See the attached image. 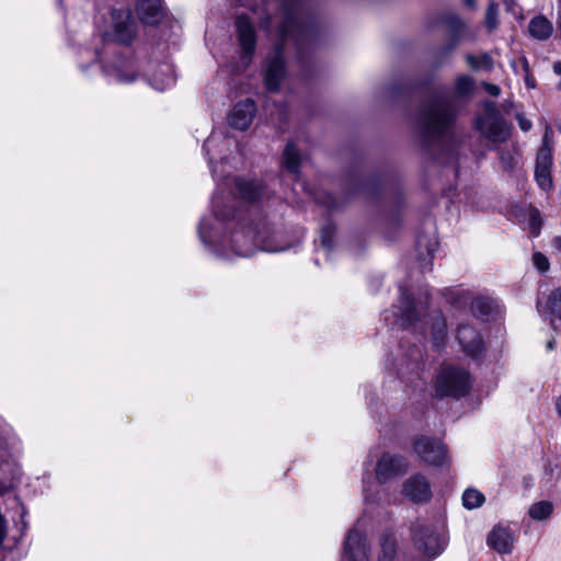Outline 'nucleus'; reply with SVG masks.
I'll return each instance as SVG.
<instances>
[{"mask_svg":"<svg viewBox=\"0 0 561 561\" xmlns=\"http://www.w3.org/2000/svg\"><path fill=\"white\" fill-rule=\"evenodd\" d=\"M285 76V62L283 57V48L277 45L273 51V56L267 60L265 70V85L271 92L277 91L282 79Z\"/></svg>","mask_w":561,"mask_h":561,"instance_id":"9b49d317","label":"nucleus"},{"mask_svg":"<svg viewBox=\"0 0 561 561\" xmlns=\"http://www.w3.org/2000/svg\"><path fill=\"white\" fill-rule=\"evenodd\" d=\"M537 309L542 316L549 318L551 323L554 322L556 318L561 319V288L552 290L546 299L539 297Z\"/></svg>","mask_w":561,"mask_h":561,"instance_id":"a211bd4d","label":"nucleus"},{"mask_svg":"<svg viewBox=\"0 0 561 561\" xmlns=\"http://www.w3.org/2000/svg\"><path fill=\"white\" fill-rule=\"evenodd\" d=\"M541 227L540 214L536 208L530 209L529 211V229L534 237L539 234Z\"/></svg>","mask_w":561,"mask_h":561,"instance_id":"c9c22d12","label":"nucleus"},{"mask_svg":"<svg viewBox=\"0 0 561 561\" xmlns=\"http://www.w3.org/2000/svg\"><path fill=\"white\" fill-rule=\"evenodd\" d=\"M431 335L434 346L439 347L444 344L447 336L446 320L440 312L432 317Z\"/></svg>","mask_w":561,"mask_h":561,"instance_id":"393cba45","label":"nucleus"},{"mask_svg":"<svg viewBox=\"0 0 561 561\" xmlns=\"http://www.w3.org/2000/svg\"><path fill=\"white\" fill-rule=\"evenodd\" d=\"M284 165L287 171L295 176L298 175L300 167V156L294 144H288L284 151Z\"/></svg>","mask_w":561,"mask_h":561,"instance_id":"cd10ccee","label":"nucleus"},{"mask_svg":"<svg viewBox=\"0 0 561 561\" xmlns=\"http://www.w3.org/2000/svg\"><path fill=\"white\" fill-rule=\"evenodd\" d=\"M213 213L204 217L198 226V234L204 244L220 256H251L257 251L278 252L285 248L275 243L274 231L266 221H260L255 227H248L240 220L234 224L232 210L226 213L218 194L211 201Z\"/></svg>","mask_w":561,"mask_h":561,"instance_id":"f257e3e1","label":"nucleus"},{"mask_svg":"<svg viewBox=\"0 0 561 561\" xmlns=\"http://www.w3.org/2000/svg\"><path fill=\"white\" fill-rule=\"evenodd\" d=\"M233 184L240 197L247 202L254 203L264 196V188L259 181L234 179Z\"/></svg>","mask_w":561,"mask_h":561,"instance_id":"aec40b11","label":"nucleus"},{"mask_svg":"<svg viewBox=\"0 0 561 561\" xmlns=\"http://www.w3.org/2000/svg\"><path fill=\"white\" fill-rule=\"evenodd\" d=\"M478 130L492 142L505 141L510 136V129L495 105L488 103L484 113L476 122Z\"/></svg>","mask_w":561,"mask_h":561,"instance_id":"423d86ee","label":"nucleus"},{"mask_svg":"<svg viewBox=\"0 0 561 561\" xmlns=\"http://www.w3.org/2000/svg\"><path fill=\"white\" fill-rule=\"evenodd\" d=\"M255 112L256 106L252 100L247 99L242 102H239L234 105L229 115V125L232 128L244 130L251 125Z\"/></svg>","mask_w":561,"mask_h":561,"instance_id":"4468645a","label":"nucleus"},{"mask_svg":"<svg viewBox=\"0 0 561 561\" xmlns=\"http://www.w3.org/2000/svg\"><path fill=\"white\" fill-rule=\"evenodd\" d=\"M5 451L0 447V496L8 493L14 485L15 470L8 459Z\"/></svg>","mask_w":561,"mask_h":561,"instance_id":"4be33fe9","label":"nucleus"},{"mask_svg":"<svg viewBox=\"0 0 561 561\" xmlns=\"http://www.w3.org/2000/svg\"><path fill=\"white\" fill-rule=\"evenodd\" d=\"M376 558L377 561H399L397 553V539L393 535L387 534L381 538Z\"/></svg>","mask_w":561,"mask_h":561,"instance_id":"b1692460","label":"nucleus"},{"mask_svg":"<svg viewBox=\"0 0 561 561\" xmlns=\"http://www.w3.org/2000/svg\"><path fill=\"white\" fill-rule=\"evenodd\" d=\"M239 43L243 49L245 62L249 64L251 55L255 49V32L254 28L245 16H238L236 21Z\"/></svg>","mask_w":561,"mask_h":561,"instance_id":"2eb2a0df","label":"nucleus"},{"mask_svg":"<svg viewBox=\"0 0 561 561\" xmlns=\"http://www.w3.org/2000/svg\"><path fill=\"white\" fill-rule=\"evenodd\" d=\"M402 493L408 500L415 503H425L432 497L430 482L422 474L410 477L403 483Z\"/></svg>","mask_w":561,"mask_h":561,"instance_id":"f8f14e48","label":"nucleus"},{"mask_svg":"<svg viewBox=\"0 0 561 561\" xmlns=\"http://www.w3.org/2000/svg\"><path fill=\"white\" fill-rule=\"evenodd\" d=\"M455 89L459 95H468L473 89V80L468 76H460L456 80Z\"/></svg>","mask_w":561,"mask_h":561,"instance_id":"473e14b6","label":"nucleus"},{"mask_svg":"<svg viewBox=\"0 0 561 561\" xmlns=\"http://www.w3.org/2000/svg\"><path fill=\"white\" fill-rule=\"evenodd\" d=\"M528 31L534 38L545 41L552 35L553 25L546 16L538 15L530 20Z\"/></svg>","mask_w":561,"mask_h":561,"instance_id":"5701e85b","label":"nucleus"},{"mask_svg":"<svg viewBox=\"0 0 561 561\" xmlns=\"http://www.w3.org/2000/svg\"><path fill=\"white\" fill-rule=\"evenodd\" d=\"M175 83L173 67L169 64L159 65L150 79V84L158 91H164Z\"/></svg>","mask_w":561,"mask_h":561,"instance_id":"412c9836","label":"nucleus"},{"mask_svg":"<svg viewBox=\"0 0 561 561\" xmlns=\"http://www.w3.org/2000/svg\"><path fill=\"white\" fill-rule=\"evenodd\" d=\"M496 16H497V8L495 4L491 3L488 7L486 14H485V26L488 27L489 31H493L496 27V25H497Z\"/></svg>","mask_w":561,"mask_h":561,"instance_id":"e433bc0d","label":"nucleus"},{"mask_svg":"<svg viewBox=\"0 0 561 561\" xmlns=\"http://www.w3.org/2000/svg\"><path fill=\"white\" fill-rule=\"evenodd\" d=\"M231 145V139L226 137L221 133H211V135L206 139L204 144L205 154L208 157V162L214 176H216L215 169L213 167V162L216 158H219L221 161L225 159L222 156L226 148Z\"/></svg>","mask_w":561,"mask_h":561,"instance_id":"dca6fc26","label":"nucleus"},{"mask_svg":"<svg viewBox=\"0 0 561 561\" xmlns=\"http://www.w3.org/2000/svg\"><path fill=\"white\" fill-rule=\"evenodd\" d=\"M280 32H282V35H283L284 37H286V36H287V33H288V28H287V26H283V27H282V30H280Z\"/></svg>","mask_w":561,"mask_h":561,"instance_id":"a18cd8bd","label":"nucleus"},{"mask_svg":"<svg viewBox=\"0 0 561 561\" xmlns=\"http://www.w3.org/2000/svg\"><path fill=\"white\" fill-rule=\"evenodd\" d=\"M468 66L473 70H491L493 67V60L486 53L480 55H467L466 57Z\"/></svg>","mask_w":561,"mask_h":561,"instance_id":"c756f323","label":"nucleus"},{"mask_svg":"<svg viewBox=\"0 0 561 561\" xmlns=\"http://www.w3.org/2000/svg\"><path fill=\"white\" fill-rule=\"evenodd\" d=\"M413 540L416 549L423 554L425 561L439 556L446 546V538L432 525L417 520L412 526Z\"/></svg>","mask_w":561,"mask_h":561,"instance_id":"7ed1b4c3","label":"nucleus"},{"mask_svg":"<svg viewBox=\"0 0 561 561\" xmlns=\"http://www.w3.org/2000/svg\"><path fill=\"white\" fill-rule=\"evenodd\" d=\"M136 34V25L129 10H112L110 22L102 33V48L93 51L82 49L80 51L79 67L87 72L85 59H96L101 65L104 76L113 82L131 83L137 80L139 73L133 59L123 57L117 44H130Z\"/></svg>","mask_w":561,"mask_h":561,"instance_id":"f03ea898","label":"nucleus"},{"mask_svg":"<svg viewBox=\"0 0 561 561\" xmlns=\"http://www.w3.org/2000/svg\"><path fill=\"white\" fill-rule=\"evenodd\" d=\"M535 179L538 185L543 190L548 191L552 186L551 169L536 168Z\"/></svg>","mask_w":561,"mask_h":561,"instance_id":"2f4dec72","label":"nucleus"},{"mask_svg":"<svg viewBox=\"0 0 561 561\" xmlns=\"http://www.w3.org/2000/svg\"><path fill=\"white\" fill-rule=\"evenodd\" d=\"M559 89H561V81L559 82Z\"/></svg>","mask_w":561,"mask_h":561,"instance_id":"8fccbe9b","label":"nucleus"},{"mask_svg":"<svg viewBox=\"0 0 561 561\" xmlns=\"http://www.w3.org/2000/svg\"><path fill=\"white\" fill-rule=\"evenodd\" d=\"M526 83H527V85H528L529 88H534V84H533V82H531L529 79H527V80H526Z\"/></svg>","mask_w":561,"mask_h":561,"instance_id":"49530a36","label":"nucleus"},{"mask_svg":"<svg viewBox=\"0 0 561 561\" xmlns=\"http://www.w3.org/2000/svg\"><path fill=\"white\" fill-rule=\"evenodd\" d=\"M394 323L402 328L413 325L417 320V310L407 291H401L400 305L394 308Z\"/></svg>","mask_w":561,"mask_h":561,"instance_id":"f3484780","label":"nucleus"},{"mask_svg":"<svg viewBox=\"0 0 561 561\" xmlns=\"http://www.w3.org/2000/svg\"><path fill=\"white\" fill-rule=\"evenodd\" d=\"M413 449L423 461L434 466L442 465L447 455L446 446L440 440L426 436L416 437Z\"/></svg>","mask_w":561,"mask_h":561,"instance_id":"1a4fd4ad","label":"nucleus"},{"mask_svg":"<svg viewBox=\"0 0 561 561\" xmlns=\"http://www.w3.org/2000/svg\"><path fill=\"white\" fill-rule=\"evenodd\" d=\"M548 347H549V348H552V347H553V342H551V341H550V342L548 343Z\"/></svg>","mask_w":561,"mask_h":561,"instance_id":"09e8293b","label":"nucleus"},{"mask_svg":"<svg viewBox=\"0 0 561 561\" xmlns=\"http://www.w3.org/2000/svg\"><path fill=\"white\" fill-rule=\"evenodd\" d=\"M368 543L366 537L355 528L346 536L341 561H368Z\"/></svg>","mask_w":561,"mask_h":561,"instance_id":"9d476101","label":"nucleus"},{"mask_svg":"<svg viewBox=\"0 0 561 561\" xmlns=\"http://www.w3.org/2000/svg\"><path fill=\"white\" fill-rule=\"evenodd\" d=\"M435 251V244L432 243L430 245H427V252L428 254L432 256L433 252Z\"/></svg>","mask_w":561,"mask_h":561,"instance_id":"c03bdc74","label":"nucleus"},{"mask_svg":"<svg viewBox=\"0 0 561 561\" xmlns=\"http://www.w3.org/2000/svg\"><path fill=\"white\" fill-rule=\"evenodd\" d=\"M483 88L492 96H499L501 93L500 87L493 83L485 82L483 83Z\"/></svg>","mask_w":561,"mask_h":561,"instance_id":"ea45409f","label":"nucleus"},{"mask_svg":"<svg viewBox=\"0 0 561 561\" xmlns=\"http://www.w3.org/2000/svg\"><path fill=\"white\" fill-rule=\"evenodd\" d=\"M334 227L332 225H328L322 228L321 234H320V243L325 250H330L332 248V240L334 234Z\"/></svg>","mask_w":561,"mask_h":561,"instance_id":"f704fd0d","label":"nucleus"},{"mask_svg":"<svg viewBox=\"0 0 561 561\" xmlns=\"http://www.w3.org/2000/svg\"><path fill=\"white\" fill-rule=\"evenodd\" d=\"M485 496L476 489H467L462 494V504L468 510H474L483 505Z\"/></svg>","mask_w":561,"mask_h":561,"instance_id":"7c9ffc66","label":"nucleus"},{"mask_svg":"<svg viewBox=\"0 0 561 561\" xmlns=\"http://www.w3.org/2000/svg\"><path fill=\"white\" fill-rule=\"evenodd\" d=\"M457 339L467 356L477 358L482 354L483 341L470 325H460L457 330Z\"/></svg>","mask_w":561,"mask_h":561,"instance_id":"ddd939ff","label":"nucleus"},{"mask_svg":"<svg viewBox=\"0 0 561 561\" xmlns=\"http://www.w3.org/2000/svg\"><path fill=\"white\" fill-rule=\"evenodd\" d=\"M553 70L557 75L561 76V61L554 62Z\"/></svg>","mask_w":561,"mask_h":561,"instance_id":"37998d69","label":"nucleus"},{"mask_svg":"<svg viewBox=\"0 0 561 561\" xmlns=\"http://www.w3.org/2000/svg\"><path fill=\"white\" fill-rule=\"evenodd\" d=\"M550 131L551 128L547 127L542 147L540 148L536 159V168L551 169L552 167V151L548 144Z\"/></svg>","mask_w":561,"mask_h":561,"instance_id":"c85d7f7f","label":"nucleus"},{"mask_svg":"<svg viewBox=\"0 0 561 561\" xmlns=\"http://www.w3.org/2000/svg\"><path fill=\"white\" fill-rule=\"evenodd\" d=\"M533 262L537 270L541 273L547 272L550 267L548 257L540 252H535L533 254Z\"/></svg>","mask_w":561,"mask_h":561,"instance_id":"4c0bfd02","label":"nucleus"},{"mask_svg":"<svg viewBox=\"0 0 561 561\" xmlns=\"http://www.w3.org/2000/svg\"><path fill=\"white\" fill-rule=\"evenodd\" d=\"M518 538V530L511 524L499 523L486 536V545L500 554H511Z\"/></svg>","mask_w":561,"mask_h":561,"instance_id":"0eeeda50","label":"nucleus"},{"mask_svg":"<svg viewBox=\"0 0 561 561\" xmlns=\"http://www.w3.org/2000/svg\"><path fill=\"white\" fill-rule=\"evenodd\" d=\"M553 511V503L545 500L533 503L528 508V515L536 522H545L552 516Z\"/></svg>","mask_w":561,"mask_h":561,"instance_id":"a878e982","label":"nucleus"},{"mask_svg":"<svg viewBox=\"0 0 561 561\" xmlns=\"http://www.w3.org/2000/svg\"><path fill=\"white\" fill-rule=\"evenodd\" d=\"M470 388L469 374L457 367H445L440 370L435 382V393L439 398H459Z\"/></svg>","mask_w":561,"mask_h":561,"instance_id":"20e7f679","label":"nucleus"},{"mask_svg":"<svg viewBox=\"0 0 561 561\" xmlns=\"http://www.w3.org/2000/svg\"><path fill=\"white\" fill-rule=\"evenodd\" d=\"M136 10L139 19L149 25L157 24L162 15L160 0H137Z\"/></svg>","mask_w":561,"mask_h":561,"instance_id":"6ab92c4d","label":"nucleus"},{"mask_svg":"<svg viewBox=\"0 0 561 561\" xmlns=\"http://www.w3.org/2000/svg\"><path fill=\"white\" fill-rule=\"evenodd\" d=\"M450 26L453 27V30L455 32L459 33L465 27V24L462 23V21L460 19L451 18L450 19Z\"/></svg>","mask_w":561,"mask_h":561,"instance_id":"a19ab883","label":"nucleus"},{"mask_svg":"<svg viewBox=\"0 0 561 561\" xmlns=\"http://www.w3.org/2000/svg\"><path fill=\"white\" fill-rule=\"evenodd\" d=\"M494 309V302L489 297L478 296L471 301V311L476 318H488Z\"/></svg>","mask_w":561,"mask_h":561,"instance_id":"bb28decb","label":"nucleus"},{"mask_svg":"<svg viewBox=\"0 0 561 561\" xmlns=\"http://www.w3.org/2000/svg\"><path fill=\"white\" fill-rule=\"evenodd\" d=\"M556 409H557L558 415L561 417V396L558 397L556 400Z\"/></svg>","mask_w":561,"mask_h":561,"instance_id":"79ce46f5","label":"nucleus"},{"mask_svg":"<svg viewBox=\"0 0 561 561\" xmlns=\"http://www.w3.org/2000/svg\"><path fill=\"white\" fill-rule=\"evenodd\" d=\"M545 479L548 482H557L561 479V466L558 463H547L545 466Z\"/></svg>","mask_w":561,"mask_h":561,"instance_id":"72a5a7b5","label":"nucleus"},{"mask_svg":"<svg viewBox=\"0 0 561 561\" xmlns=\"http://www.w3.org/2000/svg\"><path fill=\"white\" fill-rule=\"evenodd\" d=\"M455 108L447 100H435L423 114L425 130L432 135H442L447 131L455 118Z\"/></svg>","mask_w":561,"mask_h":561,"instance_id":"39448f33","label":"nucleus"},{"mask_svg":"<svg viewBox=\"0 0 561 561\" xmlns=\"http://www.w3.org/2000/svg\"><path fill=\"white\" fill-rule=\"evenodd\" d=\"M516 118L522 130L528 131L531 128V122L523 114H517Z\"/></svg>","mask_w":561,"mask_h":561,"instance_id":"58836bf2","label":"nucleus"},{"mask_svg":"<svg viewBox=\"0 0 561 561\" xmlns=\"http://www.w3.org/2000/svg\"><path fill=\"white\" fill-rule=\"evenodd\" d=\"M364 491H365V500L370 501L369 495L367 494V489L365 488Z\"/></svg>","mask_w":561,"mask_h":561,"instance_id":"de8ad7c7","label":"nucleus"},{"mask_svg":"<svg viewBox=\"0 0 561 561\" xmlns=\"http://www.w3.org/2000/svg\"><path fill=\"white\" fill-rule=\"evenodd\" d=\"M409 462L401 455L385 453L377 461L376 478L378 482L386 483L407 472Z\"/></svg>","mask_w":561,"mask_h":561,"instance_id":"6e6552de","label":"nucleus"}]
</instances>
